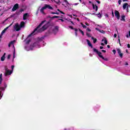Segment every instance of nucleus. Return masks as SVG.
Returning a JSON list of instances; mask_svg holds the SVG:
<instances>
[{"label": "nucleus", "mask_w": 130, "mask_h": 130, "mask_svg": "<svg viewBox=\"0 0 130 130\" xmlns=\"http://www.w3.org/2000/svg\"><path fill=\"white\" fill-rule=\"evenodd\" d=\"M115 16L116 17L117 20H119L120 19V14H119V12L117 10H115Z\"/></svg>", "instance_id": "nucleus-6"}, {"label": "nucleus", "mask_w": 130, "mask_h": 130, "mask_svg": "<svg viewBox=\"0 0 130 130\" xmlns=\"http://www.w3.org/2000/svg\"><path fill=\"white\" fill-rule=\"evenodd\" d=\"M101 45H102V46H104L105 45H104V43H101Z\"/></svg>", "instance_id": "nucleus-51"}, {"label": "nucleus", "mask_w": 130, "mask_h": 130, "mask_svg": "<svg viewBox=\"0 0 130 130\" xmlns=\"http://www.w3.org/2000/svg\"><path fill=\"white\" fill-rule=\"evenodd\" d=\"M95 30H97V31H99V32H100L101 33H102L103 34H105V31L103 30H100L98 28H95Z\"/></svg>", "instance_id": "nucleus-16"}, {"label": "nucleus", "mask_w": 130, "mask_h": 130, "mask_svg": "<svg viewBox=\"0 0 130 130\" xmlns=\"http://www.w3.org/2000/svg\"><path fill=\"white\" fill-rule=\"evenodd\" d=\"M16 53V52L14 51V52H13V57L14 58H15V54Z\"/></svg>", "instance_id": "nucleus-46"}, {"label": "nucleus", "mask_w": 130, "mask_h": 130, "mask_svg": "<svg viewBox=\"0 0 130 130\" xmlns=\"http://www.w3.org/2000/svg\"><path fill=\"white\" fill-rule=\"evenodd\" d=\"M86 31H88V32H91V29L87 28Z\"/></svg>", "instance_id": "nucleus-36"}, {"label": "nucleus", "mask_w": 130, "mask_h": 130, "mask_svg": "<svg viewBox=\"0 0 130 130\" xmlns=\"http://www.w3.org/2000/svg\"><path fill=\"white\" fill-rule=\"evenodd\" d=\"M74 5V6H78V5H79V3H75Z\"/></svg>", "instance_id": "nucleus-57"}, {"label": "nucleus", "mask_w": 130, "mask_h": 130, "mask_svg": "<svg viewBox=\"0 0 130 130\" xmlns=\"http://www.w3.org/2000/svg\"><path fill=\"white\" fill-rule=\"evenodd\" d=\"M102 52H104V53H106V50H102Z\"/></svg>", "instance_id": "nucleus-43"}, {"label": "nucleus", "mask_w": 130, "mask_h": 130, "mask_svg": "<svg viewBox=\"0 0 130 130\" xmlns=\"http://www.w3.org/2000/svg\"><path fill=\"white\" fill-rule=\"evenodd\" d=\"M3 93V92L2 91H0V98L2 97V93Z\"/></svg>", "instance_id": "nucleus-49"}, {"label": "nucleus", "mask_w": 130, "mask_h": 130, "mask_svg": "<svg viewBox=\"0 0 130 130\" xmlns=\"http://www.w3.org/2000/svg\"><path fill=\"white\" fill-rule=\"evenodd\" d=\"M58 18H59V16H54L52 17V19H58Z\"/></svg>", "instance_id": "nucleus-25"}, {"label": "nucleus", "mask_w": 130, "mask_h": 130, "mask_svg": "<svg viewBox=\"0 0 130 130\" xmlns=\"http://www.w3.org/2000/svg\"><path fill=\"white\" fill-rule=\"evenodd\" d=\"M13 73V71L11 70H8L7 71H5V77H7V76H10L12 75Z\"/></svg>", "instance_id": "nucleus-8"}, {"label": "nucleus", "mask_w": 130, "mask_h": 130, "mask_svg": "<svg viewBox=\"0 0 130 130\" xmlns=\"http://www.w3.org/2000/svg\"><path fill=\"white\" fill-rule=\"evenodd\" d=\"M44 23H45V20H44L43 21H42L39 24V25L37 26V28H36L34 31L31 32V34H30V35H28V37H30V36H32V35H34V32H36V31H37L39 29V28H40V27H41L42 26V25H43V24H44Z\"/></svg>", "instance_id": "nucleus-2"}, {"label": "nucleus", "mask_w": 130, "mask_h": 130, "mask_svg": "<svg viewBox=\"0 0 130 130\" xmlns=\"http://www.w3.org/2000/svg\"><path fill=\"white\" fill-rule=\"evenodd\" d=\"M79 32L81 33V34H82L83 36H84V35H85V34H84V31H83V30H82L81 29H79Z\"/></svg>", "instance_id": "nucleus-23"}, {"label": "nucleus", "mask_w": 130, "mask_h": 130, "mask_svg": "<svg viewBox=\"0 0 130 130\" xmlns=\"http://www.w3.org/2000/svg\"><path fill=\"white\" fill-rule=\"evenodd\" d=\"M64 3H66V4H67V5H70V3H69V2H68V1L67 0H64Z\"/></svg>", "instance_id": "nucleus-32"}, {"label": "nucleus", "mask_w": 130, "mask_h": 130, "mask_svg": "<svg viewBox=\"0 0 130 130\" xmlns=\"http://www.w3.org/2000/svg\"><path fill=\"white\" fill-rule=\"evenodd\" d=\"M91 39H92V40L93 41V43L95 44V43H96L97 42V39L94 38V37H91Z\"/></svg>", "instance_id": "nucleus-20"}, {"label": "nucleus", "mask_w": 130, "mask_h": 130, "mask_svg": "<svg viewBox=\"0 0 130 130\" xmlns=\"http://www.w3.org/2000/svg\"><path fill=\"white\" fill-rule=\"evenodd\" d=\"M14 29L17 32H18V31H20V30H21V27H20V25H19L18 23H17L15 24V25L14 26Z\"/></svg>", "instance_id": "nucleus-5"}, {"label": "nucleus", "mask_w": 130, "mask_h": 130, "mask_svg": "<svg viewBox=\"0 0 130 130\" xmlns=\"http://www.w3.org/2000/svg\"><path fill=\"white\" fill-rule=\"evenodd\" d=\"M121 1H122V0H119L118 1V4H119V5H121Z\"/></svg>", "instance_id": "nucleus-41"}, {"label": "nucleus", "mask_w": 130, "mask_h": 130, "mask_svg": "<svg viewBox=\"0 0 130 130\" xmlns=\"http://www.w3.org/2000/svg\"><path fill=\"white\" fill-rule=\"evenodd\" d=\"M105 16L107 17V18H108V17H109V15H108V14H105Z\"/></svg>", "instance_id": "nucleus-44"}, {"label": "nucleus", "mask_w": 130, "mask_h": 130, "mask_svg": "<svg viewBox=\"0 0 130 130\" xmlns=\"http://www.w3.org/2000/svg\"><path fill=\"white\" fill-rule=\"evenodd\" d=\"M129 7V5L127 3H124L123 5V10H125L126 9L127 13H128V8Z\"/></svg>", "instance_id": "nucleus-7"}, {"label": "nucleus", "mask_w": 130, "mask_h": 130, "mask_svg": "<svg viewBox=\"0 0 130 130\" xmlns=\"http://www.w3.org/2000/svg\"><path fill=\"white\" fill-rule=\"evenodd\" d=\"M19 26L20 27V28H24V27H25V22L24 21H21L20 22V24L19 25Z\"/></svg>", "instance_id": "nucleus-14"}, {"label": "nucleus", "mask_w": 130, "mask_h": 130, "mask_svg": "<svg viewBox=\"0 0 130 130\" xmlns=\"http://www.w3.org/2000/svg\"><path fill=\"white\" fill-rule=\"evenodd\" d=\"M11 44L9 43V44H8V46H9V47H11Z\"/></svg>", "instance_id": "nucleus-63"}, {"label": "nucleus", "mask_w": 130, "mask_h": 130, "mask_svg": "<svg viewBox=\"0 0 130 130\" xmlns=\"http://www.w3.org/2000/svg\"><path fill=\"white\" fill-rule=\"evenodd\" d=\"M5 72H7V71H9V69H8V67H7V66L5 67Z\"/></svg>", "instance_id": "nucleus-34"}, {"label": "nucleus", "mask_w": 130, "mask_h": 130, "mask_svg": "<svg viewBox=\"0 0 130 130\" xmlns=\"http://www.w3.org/2000/svg\"><path fill=\"white\" fill-rule=\"evenodd\" d=\"M51 14H52V15H59V13H58L57 12H51Z\"/></svg>", "instance_id": "nucleus-24"}, {"label": "nucleus", "mask_w": 130, "mask_h": 130, "mask_svg": "<svg viewBox=\"0 0 130 130\" xmlns=\"http://www.w3.org/2000/svg\"><path fill=\"white\" fill-rule=\"evenodd\" d=\"M112 52H113V53H114V54H115V53H116V51L114 49L112 50Z\"/></svg>", "instance_id": "nucleus-33"}, {"label": "nucleus", "mask_w": 130, "mask_h": 130, "mask_svg": "<svg viewBox=\"0 0 130 130\" xmlns=\"http://www.w3.org/2000/svg\"><path fill=\"white\" fill-rule=\"evenodd\" d=\"M57 4H58V5H60V1H58Z\"/></svg>", "instance_id": "nucleus-59"}, {"label": "nucleus", "mask_w": 130, "mask_h": 130, "mask_svg": "<svg viewBox=\"0 0 130 130\" xmlns=\"http://www.w3.org/2000/svg\"><path fill=\"white\" fill-rule=\"evenodd\" d=\"M86 41L87 42V44L89 47H91V48H93V45L91 43V42H90V40L86 39Z\"/></svg>", "instance_id": "nucleus-12"}, {"label": "nucleus", "mask_w": 130, "mask_h": 130, "mask_svg": "<svg viewBox=\"0 0 130 130\" xmlns=\"http://www.w3.org/2000/svg\"><path fill=\"white\" fill-rule=\"evenodd\" d=\"M0 91H5L6 88L4 87H0Z\"/></svg>", "instance_id": "nucleus-22"}, {"label": "nucleus", "mask_w": 130, "mask_h": 130, "mask_svg": "<svg viewBox=\"0 0 130 130\" xmlns=\"http://www.w3.org/2000/svg\"><path fill=\"white\" fill-rule=\"evenodd\" d=\"M73 30H75V32H78V29L74 28Z\"/></svg>", "instance_id": "nucleus-48"}, {"label": "nucleus", "mask_w": 130, "mask_h": 130, "mask_svg": "<svg viewBox=\"0 0 130 130\" xmlns=\"http://www.w3.org/2000/svg\"><path fill=\"white\" fill-rule=\"evenodd\" d=\"M121 21H123V22H125V15H122L121 16Z\"/></svg>", "instance_id": "nucleus-19"}, {"label": "nucleus", "mask_w": 130, "mask_h": 130, "mask_svg": "<svg viewBox=\"0 0 130 130\" xmlns=\"http://www.w3.org/2000/svg\"><path fill=\"white\" fill-rule=\"evenodd\" d=\"M2 83H3V74H0V85H2Z\"/></svg>", "instance_id": "nucleus-17"}, {"label": "nucleus", "mask_w": 130, "mask_h": 130, "mask_svg": "<svg viewBox=\"0 0 130 130\" xmlns=\"http://www.w3.org/2000/svg\"><path fill=\"white\" fill-rule=\"evenodd\" d=\"M59 20L60 21H61V22H64V20H63V19H59Z\"/></svg>", "instance_id": "nucleus-50"}, {"label": "nucleus", "mask_w": 130, "mask_h": 130, "mask_svg": "<svg viewBox=\"0 0 130 130\" xmlns=\"http://www.w3.org/2000/svg\"><path fill=\"white\" fill-rule=\"evenodd\" d=\"M98 16L99 18H102V14H100V13H99V14H96Z\"/></svg>", "instance_id": "nucleus-26"}, {"label": "nucleus", "mask_w": 130, "mask_h": 130, "mask_svg": "<svg viewBox=\"0 0 130 130\" xmlns=\"http://www.w3.org/2000/svg\"><path fill=\"white\" fill-rule=\"evenodd\" d=\"M12 25H13V23L10 24L9 26H7L6 28H5L1 32L2 35L4 34V33H6V31H7L10 28V27H11V26H12Z\"/></svg>", "instance_id": "nucleus-10"}, {"label": "nucleus", "mask_w": 130, "mask_h": 130, "mask_svg": "<svg viewBox=\"0 0 130 130\" xmlns=\"http://www.w3.org/2000/svg\"><path fill=\"white\" fill-rule=\"evenodd\" d=\"M19 12H20V13H22V12H24V9H21L19 10Z\"/></svg>", "instance_id": "nucleus-40"}, {"label": "nucleus", "mask_w": 130, "mask_h": 130, "mask_svg": "<svg viewBox=\"0 0 130 130\" xmlns=\"http://www.w3.org/2000/svg\"><path fill=\"white\" fill-rule=\"evenodd\" d=\"M112 15L113 17H114V13H113V11L112 12Z\"/></svg>", "instance_id": "nucleus-55"}, {"label": "nucleus", "mask_w": 130, "mask_h": 130, "mask_svg": "<svg viewBox=\"0 0 130 130\" xmlns=\"http://www.w3.org/2000/svg\"><path fill=\"white\" fill-rule=\"evenodd\" d=\"M20 13L21 12L20 11H17L16 12V15H19L20 14Z\"/></svg>", "instance_id": "nucleus-38"}, {"label": "nucleus", "mask_w": 130, "mask_h": 130, "mask_svg": "<svg viewBox=\"0 0 130 130\" xmlns=\"http://www.w3.org/2000/svg\"><path fill=\"white\" fill-rule=\"evenodd\" d=\"M81 25L82 26L83 28H84V29H86V28H87V26L84 25V24H83L82 23H81Z\"/></svg>", "instance_id": "nucleus-27"}, {"label": "nucleus", "mask_w": 130, "mask_h": 130, "mask_svg": "<svg viewBox=\"0 0 130 130\" xmlns=\"http://www.w3.org/2000/svg\"><path fill=\"white\" fill-rule=\"evenodd\" d=\"M16 42V40H13V41H11L9 44L11 45H13V44H14V43Z\"/></svg>", "instance_id": "nucleus-21"}, {"label": "nucleus", "mask_w": 130, "mask_h": 130, "mask_svg": "<svg viewBox=\"0 0 130 130\" xmlns=\"http://www.w3.org/2000/svg\"><path fill=\"white\" fill-rule=\"evenodd\" d=\"M118 41H119V44H120V45H121V44H120V39H119V36H118Z\"/></svg>", "instance_id": "nucleus-42"}, {"label": "nucleus", "mask_w": 130, "mask_h": 130, "mask_svg": "<svg viewBox=\"0 0 130 130\" xmlns=\"http://www.w3.org/2000/svg\"><path fill=\"white\" fill-rule=\"evenodd\" d=\"M93 52H95V53H96V54H98V55L99 56V57H100L101 58H102L103 59H104V60H106V61L108 60L107 58H105L104 57H103V55H102V53L101 52H100L99 51H98V50H97V49L93 48Z\"/></svg>", "instance_id": "nucleus-1"}, {"label": "nucleus", "mask_w": 130, "mask_h": 130, "mask_svg": "<svg viewBox=\"0 0 130 130\" xmlns=\"http://www.w3.org/2000/svg\"><path fill=\"white\" fill-rule=\"evenodd\" d=\"M92 8L93 10H94L95 8V12H97V11H98V6L97 5H94V4H92Z\"/></svg>", "instance_id": "nucleus-15"}, {"label": "nucleus", "mask_w": 130, "mask_h": 130, "mask_svg": "<svg viewBox=\"0 0 130 130\" xmlns=\"http://www.w3.org/2000/svg\"><path fill=\"white\" fill-rule=\"evenodd\" d=\"M117 37V35H116V34H115L114 35V37L115 38H116Z\"/></svg>", "instance_id": "nucleus-45"}, {"label": "nucleus", "mask_w": 130, "mask_h": 130, "mask_svg": "<svg viewBox=\"0 0 130 130\" xmlns=\"http://www.w3.org/2000/svg\"><path fill=\"white\" fill-rule=\"evenodd\" d=\"M69 28H70V29H71L72 30H74V29H75L73 26H69Z\"/></svg>", "instance_id": "nucleus-35"}, {"label": "nucleus", "mask_w": 130, "mask_h": 130, "mask_svg": "<svg viewBox=\"0 0 130 130\" xmlns=\"http://www.w3.org/2000/svg\"><path fill=\"white\" fill-rule=\"evenodd\" d=\"M123 2H127V0H122Z\"/></svg>", "instance_id": "nucleus-64"}, {"label": "nucleus", "mask_w": 130, "mask_h": 130, "mask_svg": "<svg viewBox=\"0 0 130 130\" xmlns=\"http://www.w3.org/2000/svg\"><path fill=\"white\" fill-rule=\"evenodd\" d=\"M7 58L8 59H10L11 58V55H8V56H7Z\"/></svg>", "instance_id": "nucleus-37"}, {"label": "nucleus", "mask_w": 130, "mask_h": 130, "mask_svg": "<svg viewBox=\"0 0 130 130\" xmlns=\"http://www.w3.org/2000/svg\"><path fill=\"white\" fill-rule=\"evenodd\" d=\"M127 47L128 48H130V45H129V44H127Z\"/></svg>", "instance_id": "nucleus-47"}, {"label": "nucleus", "mask_w": 130, "mask_h": 130, "mask_svg": "<svg viewBox=\"0 0 130 130\" xmlns=\"http://www.w3.org/2000/svg\"><path fill=\"white\" fill-rule=\"evenodd\" d=\"M86 35L88 37H91V36L90 35V34H88V32L86 33Z\"/></svg>", "instance_id": "nucleus-39"}, {"label": "nucleus", "mask_w": 130, "mask_h": 130, "mask_svg": "<svg viewBox=\"0 0 130 130\" xmlns=\"http://www.w3.org/2000/svg\"><path fill=\"white\" fill-rule=\"evenodd\" d=\"M117 51L121 58H122V56H123V53H121V50L120 49L118 48L117 50Z\"/></svg>", "instance_id": "nucleus-11"}, {"label": "nucleus", "mask_w": 130, "mask_h": 130, "mask_svg": "<svg viewBox=\"0 0 130 130\" xmlns=\"http://www.w3.org/2000/svg\"><path fill=\"white\" fill-rule=\"evenodd\" d=\"M107 47H108V48H110V46L109 45H108Z\"/></svg>", "instance_id": "nucleus-61"}, {"label": "nucleus", "mask_w": 130, "mask_h": 130, "mask_svg": "<svg viewBox=\"0 0 130 130\" xmlns=\"http://www.w3.org/2000/svg\"><path fill=\"white\" fill-rule=\"evenodd\" d=\"M30 42H31V40H28L26 41V44H29V43H30Z\"/></svg>", "instance_id": "nucleus-31"}, {"label": "nucleus", "mask_w": 130, "mask_h": 130, "mask_svg": "<svg viewBox=\"0 0 130 130\" xmlns=\"http://www.w3.org/2000/svg\"><path fill=\"white\" fill-rule=\"evenodd\" d=\"M48 28V25L47 24H45L43 25L41 28L39 29L38 31L40 33H41V32H43L45 30H46Z\"/></svg>", "instance_id": "nucleus-4"}, {"label": "nucleus", "mask_w": 130, "mask_h": 130, "mask_svg": "<svg viewBox=\"0 0 130 130\" xmlns=\"http://www.w3.org/2000/svg\"><path fill=\"white\" fill-rule=\"evenodd\" d=\"M58 26H55V30H57V31H58Z\"/></svg>", "instance_id": "nucleus-28"}, {"label": "nucleus", "mask_w": 130, "mask_h": 130, "mask_svg": "<svg viewBox=\"0 0 130 130\" xmlns=\"http://www.w3.org/2000/svg\"><path fill=\"white\" fill-rule=\"evenodd\" d=\"M4 87L6 89V88H7V83H4Z\"/></svg>", "instance_id": "nucleus-30"}, {"label": "nucleus", "mask_w": 130, "mask_h": 130, "mask_svg": "<svg viewBox=\"0 0 130 130\" xmlns=\"http://www.w3.org/2000/svg\"><path fill=\"white\" fill-rule=\"evenodd\" d=\"M104 42H105V44H107L108 41H107V40L106 39H105Z\"/></svg>", "instance_id": "nucleus-29"}, {"label": "nucleus", "mask_w": 130, "mask_h": 130, "mask_svg": "<svg viewBox=\"0 0 130 130\" xmlns=\"http://www.w3.org/2000/svg\"><path fill=\"white\" fill-rule=\"evenodd\" d=\"M75 35H76V36H78V32H75Z\"/></svg>", "instance_id": "nucleus-60"}, {"label": "nucleus", "mask_w": 130, "mask_h": 130, "mask_svg": "<svg viewBox=\"0 0 130 130\" xmlns=\"http://www.w3.org/2000/svg\"><path fill=\"white\" fill-rule=\"evenodd\" d=\"M46 9H49V10H53V8H52V7L47 4H45L44 7H42L41 9L40 10L41 13H42V14H44V10H46Z\"/></svg>", "instance_id": "nucleus-3"}, {"label": "nucleus", "mask_w": 130, "mask_h": 130, "mask_svg": "<svg viewBox=\"0 0 130 130\" xmlns=\"http://www.w3.org/2000/svg\"><path fill=\"white\" fill-rule=\"evenodd\" d=\"M14 68H15V66H11V68H12V70H14Z\"/></svg>", "instance_id": "nucleus-52"}, {"label": "nucleus", "mask_w": 130, "mask_h": 130, "mask_svg": "<svg viewBox=\"0 0 130 130\" xmlns=\"http://www.w3.org/2000/svg\"><path fill=\"white\" fill-rule=\"evenodd\" d=\"M27 17H28V13H25L23 15V20H27Z\"/></svg>", "instance_id": "nucleus-18"}, {"label": "nucleus", "mask_w": 130, "mask_h": 130, "mask_svg": "<svg viewBox=\"0 0 130 130\" xmlns=\"http://www.w3.org/2000/svg\"><path fill=\"white\" fill-rule=\"evenodd\" d=\"M100 49H103L104 47H103V46H100Z\"/></svg>", "instance_id": "nucleus-53"}, {"label": "nucleus", "mask_w": 130, "mask_h": 130, "mask_svg": "<svg viewBox=\"0 0 130 130\" xmlns=\"http://www.w3.org/2000/svg\"><path fill=\"white\" fill-rule=\"evenodd\" d=\"M60 13H61V14H62L63 15H64V13H63V12L62 11H60Z\"/></svg>", "instance_id": "nucleus-56"}, {"label": "nucleus", "mask_w": 130, "mask_h": 130, "mask_svg": "<svg viewBox=\"0 0 130 130\" xmlns=\"http://www.w3.org/2000/svg\"><path fill=\"white\" fill-rule=\"evenodd\" d=\"M18 9H19V4H16L14 5V6H13V7L12 8V11L15 12V11H17V10H18Z\"/></svg>", "instance_id": "nucleus-9"}, {"label": "nucleus", "mask_w": 130, "mask_h": 130, "mask_svg": "<svg viewBox=\"0 0 130 130\" xmlns=\"http://www.w3.org/2000/svg\"><path fill=\"white\" fill-rule=\"evenodd\" d=\"M6 59V53H4L3 55L1 57V61H5Z\"/></svg>", "instance_id": "nucleus-13"}, {"label": "nucleus", "mask_w": 130, "mask_h": 130, "mask_svg": "<svg viewBox=\"0 0 130 130\" xmlns=\"http://www.w3.org/2000/svg\"><path fill=\"white\" fill-rule=\"evenodd\" d=\"M96 2L98 3V4H100V3H101L100 1H97Z\"/></svg>", "instance_id": "nucleus-62"}, {"label": "nucleus", "mask_w": 130, "mask_h": 130, "mask_svg": "<svg viewBox=\"0 0 130 130\" xmlns=\"http://www.w3.org/2000/svg\"><path fill=\"white\" fill-rule=\"evenodd\" d=\"M85 25H86V26H89V23L86 22V23H85Z\"/></svg>", "instance_id": "nucleus-58"}, {"label": "nucleus", "mask_w": 130, "mask_h": 130, "mask_svg": "<svg viewBox=\"0 0 130 130\" xmlns=\"http://www.w3.org/2000/svg\"><path fill=\"white\" fill-rule=\"evenodd\" d=\"M125 66H128V63H127V62H126L125 63Z\"/></svg>", "instance_id": "nucleus-54"}]
</instances>
